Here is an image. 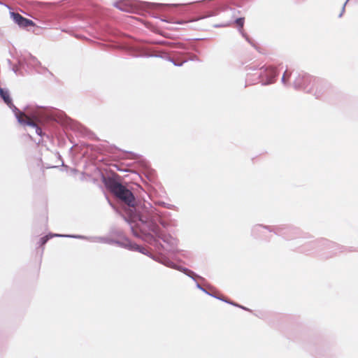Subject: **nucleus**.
Masks as SVG:
<instances>
[{
	"label": "nucleus",
	"instance_id": "obj_1",
	"mask_svg": "<svg viewBox=\"0 0 358 358\" xmlns=\"http://www.w3.org/2000/svg\"><path fill=\"white\" fill-rule=\"evenodd\" d=\"M113 194L128 207L125 220L130 226L134 236L141 238L146 243L152 245L157 251L163 249L171 250L170 247H164L160 240L168 245L173 243V238L164 229L169 224L163 220L160 212L155 208L145 206H135V197L133 193L122 185Z\"/></svg>",
	"mask_w": 358,
	"mask_h": 358
},
{
	"label": "nucleus",
	"instance_id": "obj_2",
	"mask_svg": "<svg viewBox=\"0 0 358 358\" xmlns=\"http://www.w3.org/2000/svg\"><path fill=\"white\" fill-rule=\"evenodd\" d=\"M64 117V113L55 108L28 105L24 108V114L17 116V120L22 125L32 127L36 134L42 137L45 134L40 124L48 122L62 123Z\"/></svg>",
	"mask_w": 358,
	"mask_h": 358
},
{
	"label": "nucleus",
	"instance_id": "obj_3",
	"mask_svg": "<svg viewBox=\"0 0 358 358\" xmlns=\"http://www.w3.org/2000/svg\"><path fill=\"white\" fill-rule=\"evenodd\" d=\"M348 250L346 247L324 238L307 242L300 248V252H319L324 251L322 255L325 257H331Z\"/></svg>",
	"mask_w": 358,
	"mask_h": 358
},
{
	"label": "nucleus",
	"instance_id": "obj_4",
	"mask_svg": "<svg viewBox=\"0 0 358 358\" xmlns=\"http://www.w3.org/2000/svg\"><path fill=\"white\" fill-rule=\"evenodd\" d=\"M248 69L256 71L247 75L246 81L250 84L259 82L262 85H269L274 83L278 76L276 69L271 66H262L259 68L250 66Z\"/></svg>",
	"mask_w": 358,
	"mask_h": 358
},
{
	"label": "nucleus",
	"instance_id": "obj_5",
	"mask_svg": "<svg viewBox=\"0 0 358 358\" xmlns=\"http://www.w3.org/2000/svg\"><path fill=\"white\" fill-rule=\"evenodd\" d=\"M134 57H158L171 62L176 66H181L183 64L188 61L187 59H184V57L178 59H174L170 57L167 52L163 50H156L149 47H140L136 52L132 55Z\"/></svg>",
	"mask_w": 358,
	"mask_h": 358
},
{
	"label": "nucleus",
	"instance_id": "obj_6",
	"mask_svg": "<svg viewBox=\"0 0 358 358\" xmlns=\"http://www.w3.org/2000/svg\"><path fill=\"white\" fill-rule=\"evenodd\" d=\"M325 87V83L319 78H315L308 73H298L293 81V87L296 90H301L308 93L312 92L313 86Z\"/></svg>",
	"mask_w": 358,
	"mask_h": 358
},
{
	"label": "nucleus",
	"instance_id": "obj_7",
	"mask_svg": "<svg viewBox=\"0 0 358 358\" xmlns=\"http://www.w3.org/2000/svg\"><path fill=\"white\" fill-rule=\"evenodd\" d=\"M273 234L281 236L287 241L305 238L302 231L296 227L289 225H275Z\"/></svg>",
	"mask_w": 358,
	"mask_h": 358
},
{
	"label": "nucleus",
	"instance_id": "obj_8",
	"mask_svg": "<svg viewBox=\"0 0 358 358\" xmlns=\"http://www.w3.org/2000/svg\"><path fill=\"white\" fill-rule=\"evenodd\" d=\"M275 225L255 224L251 229V236L256 239H261L266 241H271V236L266 235V231L273 233Z\"/></svg>",
	"mask_w": 358,
	"mask_h": 358
},
{
	"label": "nucleus",
	"instance_id": "obj_9",
	"mask_svg": "<svg viewBox=\"0 0 358 358\" xmlns=\"http://www.w3.org/2000/svg\"><path fill=\"white\" fill-rule=\"evenodd\" d=\"M173 240V243L171 244V245H168L166 243L164 242L163 240H160V243L164 246V247H170V248H171V250H166V249H163L162 250H159V251H157L155 249V248L151 245L150 244V245L151 247H152L153 248V250L155 251L156 252L158 253L157 255L159 256V261H157V262L167 266V267H169V268H176V264L175 263H173L172 261H171L169 259L165 257H161V255L162 253V252H172L174 250L176 246V240L171 236L169 235ZM149 245V243H148Z\"/></svg>",
	"mask_w": 358,
	"mask_h": 358
},
{
	"label": "nucleus",
	"instance_id": "obj_10",
	"mask_svg": "<svg viewBox=\"0 0 358 358\" xmlns=\"http://www.w3.org/2000/svg\"><path fill=\"white\" fill-rule=\"evenodd\" d=\"M118 176L113 173L112 176H106L104 173H101V179L104 184L106 188L113 194L122 184L117 180Z\"/></svg>",
	"mask_w": 358,
	"mask_h": 358
},
{
	"label": "nucleus",
	"instance_id": "obj_11",
	"mask_svg": "<svg viewBox=\"0 0 358 358\" xmlns=\"http://www.w3.org/2000/svg\"><path fill=\"white\" fill-rule=\"evenodd\" d=\"M0 96L4 103L12 110L16 118L17 116L24 114V111L20 110L13 104L8 90L0 87Z\"/></svg>",
	"mask_w": 358,
	"mask_h": 358
},
{
	"label": "nucleus",
	"instance_id": "obj_12",
	"mask_svg": "<svg viewBox=\"0 0 358 358\" xmlns=\"http://www.w3.org/2000/svg\"><path fill=\"white\" fill-rule=\"evenodd\" d=\"M10 16L12 20L20 28H28L35 25L31 20L23 17L19 13L10 11Z\"/></svg>",
	"mask_w": 358,
	"mask_h": 358
},
{
	"label": "nucleus",
	"instance_id": "obj_13",
	"mask_svg": "<svg viewBox=\"0 0 358 358\" xmlns=\"http://www.w3.org/2000/svg\"><path fill=\"white\" fill-rule=\"evenodd\" d=\"M131 251H137L141 252L155 261H159V256L157 255H153L147 248L139 245L136 243H133L132 248H131Z\"/></svg>",
	"mask_w": 358,
	"mask_h": 358
},
{
	"label": "nucleus",
	"instance_id": "obj_14",
	"mask_svg": "<svg viewBox=\"0 0 358 358\" xmlns=\"http://www.w3.org/2000/svg\"><path fill=\"white\" fill-rule=\"evenodd\" d=\"M320 79L325 83V87H322L320 86L318 87L317 85H312L313 86L312 92H308L310 94H312L317 99L322 97L327 92V90H329V86H330L329 83L327 80L322 79V78H320Z\"/></svg>",
	"mask_w": 358,
	"mask_h": 358
},
{
	"label": "nucleus",
	"instance_id": "obj_15",
	"mask_svg": "<svg viewBox=\"0 0 358 358\" xmlns=\"http://www.w3.org/2000/svg\"><path fill=\"white\" fill-rule=\"evenodd\" d=\"M133 243H131L129 239L124 238V241L115 240V245L131 250V248H132Z\"/></svg>",
	"mask_w": 358,
	"mask_h": 358
},
{
	"label": "nucleus",
	"instance_id": "obj_16",
	"mask_svg": "<svg viewBox=\"0 0 358 358\" xmlns=\"http://www.w3.org/2000/svg\"><path fill=\"white\" fill-rule=\"evenodd\" d=\"M93 242H101L103 243H107L109 245H115V239L110 238L107 237H94Z\"/></svg>",
	"mask_w": 358,
	"mask_h": 358
},
{
	"label": "nucleus",
	"instance_id": "obj_17",
	"mask_svg": "<svg viewBox=\"0 0 358 358\" xmlns=\"http://www.w3.org/2000/svg\"><path fill=\"white\" fill-rule=\"evenodd\" d=\"M54 236H58V237H68V238H77V239L88 240L92 242H93V238H94V237L85 236H82V235L54 234Z\"/></svg>",
	"mask_w": 358,
	"mask_h": 358
},
{
	"label": "nucleus",
	"instance_id": "obj_18",
	"mask_svg": "<svg viewBox=\"0 0 358 358\" xmlns=\"http://www.w3.org/2000/svg\"><path fill=\"white\" fill-rule=\"evenodd\" d=\"M115 7L124 12H131L132 10V8L131 6H129L127 4L123 3L122 2L116 3Z\"/></svg>",
	"mask_w": 358,
	"mask_h": 358
},
{
	"label": "nucleus",
	"instance_id": "obj_19",
	"mask_svg": "<svg viewBox=\"0 0 358 358\" xmlns=\"http://www.w3.org/2000/svg\"><path fill=\"white\" fill-rule=\"evenodd\" d=\"M158 43L166 45H169L172 48H178L182 49L184 51L186 50L185 47L180 43H170V42L164 41H160Z\"/></svg>",
	"mask_w": 358,
	"mask_h": 358
},
{
	"label": "nucleus",
	"instance_id": "obj_20",
	"mask_svg": "<svg viewBox=\"0 0 358 358\" xmlns=\"http://www.w3.org/2000/svg\"><path fill=\"white\" fill-rule=\"evenodd\" d=\"M291 74H292V73H291L290 72H289L287 70H286V71L284 72V73H283V75H282V78H281V82H282V83L284 85H285V86L289 85L288 80H289V78H290Z\"/></svg>",
	"mask_w": 358,
	"mask_h": 358
},
{
	"label": "nucleus",
	"instance_id": "obj_21",
	"mask_svg": "<svg viewBox=\"0 0 358 358\" xmlns=\"http://www.w3.org/2000/svg\"><path fill=\"white\" fill-rule=\"evenodd\" d=\"M54 234H55L50 233L48 235L44 236L43 237L41 238L38 241V245L40 246H43V245H45L50 238L56 237L55 236H54Z\"/></svg>",
	"mask_w": 358,
	"mask_h": 358
},
{
	"label": "nucleus",
	"instance_id": "obj_22",
	"mask_svg": "<svg viewBox=\"0 0 358 358\" xmlns=\"http://www.w3.org/2000/svg\"><path fill=\"white\" fill-rule=\"evenodd\" d=\"M245 19L244 17H238L235 20V23L237 24L239 29H242L244 25Z\"/></svg>",
	"mask_w": 358,
	"mask_h": 358
},
{
	"label": "nucleus",
	"instance_id": "obj_23",
	"mask_svg": "<svg viewBox=\"0 0 358 358\" xmlns=\"http://www.w3.org/2000/svg\"><path fill=\"white\" fill-rule=\"evenodd\" d=\"M29 62L34 66H36L37 65H41L40 62L37 59L36 57H35L34 56H30V62Z\"/></svg>",
	"mask_w": 358,
	"mask_h": 358
},
{
	"label": "nucleus",
	"instance_id": "obj_24",
	"mask_svg": "<svg viewBox=\"0 0 358 358\" xmlns=\"http://www.w3.org/2000/svg\"><path fill=\"white\" fill-rule=\"evenodd\" d=\"M175 269H176L178 271H180L184 273L185 274H187V273H191L190 270L189 268H185V267H182L181 266L176 265V267Z\"/></svg>",
	"mask_w": 358,
	"mask_h": 358
},
{
	"label": "nucleus",
	"instance_id": "obj_25",
	"mask_svg": "<svg viewBox=\"0 0 358 358\" xmlns=\"http://www.w3.org/2000/svg\"><path fill=\"white\" fill-rule=\"evenodd\" d=\"M110 232L111 234H115L119 237H121L122 236V231L119 229H112Z\"/></svg>",
	"mask_w": 358,
	"mask_h": 358
},
{
	"label": "nucleus",
	"instance_id": "obj_26",
	"mask_svg": "<svg viewBox=\"0 0 358 358\" xmlns=\"http://www.w3.org/2000/svg\"><path fill=\"white\" fill-rule=\"evenodd\" d=\"M196 287L201 290L202 292H203L204 293H206V294H210V292H208L204 287H203L199 282H196Z\"/></svg>",
	"mask_w": 358,
	"mask_h": 358
},
{
	"label": "nucleus",
	"instance_id": "obj_27",
	"mask_svg": "<svg viewBox=\"0 0 358 358\" xmlns=\"http://www.w3.org/2000/svg\"><path fill=\"white\" fill-rule=\"evenodd\" d=\"M190 272L191 273H187V274H185L186 275L189 276V278H191L192 280H194V281H196V277H197V275L195 274L194 272H193L192 271L190 270Z\"/></svg>",
	"mask_w": 358,
	"mask_h": 358
},
{
	"label": "nucleus",
	"instance_id": "obj_28",
	"mask_svg": "<svg viewBox=\"0 0 358 358\" xmlns=\"http://www.w3.org/2000/svg\"><path fill=\"white\" fill-rule=\"evenodd\" d=\"M185 59H187L188 60H191V61H199V57L195 55H189V58L185 57Z\"/></svg>",
	"mask_w": 358,
	"mask_h": 358
},
{
	"label": "nucleus",
	"instance_id": "obj_29",
	"mask_svg": "<svg viewBox=\"0 0 358 358\" xmlns=\"http://www.w3.org/2000/svg\"><path fill=\"white\" fill-rule=\"evenodd\" d=\"M216 299H219V300H220V301H224V302H225V303H229V304H230V303H231V302H232L231 301H229V300H228V299H224V298H223V297H216Z\"/></svg>",
	"mask_w": 358,
	"mask_h": 358
},
{
	"label": "nucleus",
	"instance_id": "obj_30",
	"mask_svg": "<svg viewBox=\"0 0 358 358\" xmlns=\"http://www.w3.org/2000/svg\"><path fill=\"white\" fill-rule=\"evenodd\" d=\"M348 1H349V0H346V1L345 2L344 5L343 6L341 13L339 14V15H338V17H341L343 15V13H344V11H345V5H346V3H348Z\"/></svg>",
	"mask_w": 358,
	"mask_h": 358
},
{
	"label": "nucleus",
	"instance_id": "obj_31",
	"mask_svg": "<svg viewBox=\"0 0 358 358\" xmlns=\"http://www.w3.org/2000/svg\"><path fill=\"white\" fill-rule=\"evenodd\" d=\"M238 308H241V309H243V310H245L250 311V310L249 308H246V307H245V306H241V305H239V306H238Z\"/></svg>",
	"mask_w": 358,
	"mask_h": 358
},
{
	"label": "nucleus",
	"instance_id": "obj_32",
	"mask_svg": "<svg viewBox=\"0 0 358 358\" xmlns=\"http://www.w3.org/2000/svg\"><path fill=\"white\" fill-rule=\"evenodd\" d=\"M162 205L163 206H164V207L168 208H171V207H170V206H171L170 204H166V203H165L164 202H162Z\"/></svg>",
	"mask_w": 358,
	"mask_h": 358
},
{
	"label": "nucleus",
	"instance_id": "obj_33",
	"mask_svg": "<svg viewBox=\"0 0 358 358\" xmlns=\"http://www.w3.org/2000/svg\"><path fill=\"white\" fill-rule=\"evenodd\" d=\"M231 305L234 306H236V307H238L239 304L232 301L231 303H230Z\"/></svg>",
	"mask_w": 358,
	"mask_h": 358
},
{
	"label": "nucleus",
	"instance_id": "obj_34",
	"mask_svg": "<svg viewBox=\"0 0 358 358\" xmlns=\"http://www.w3.org/2000/svg\"><path fill=\"white\" fill-rule=\"evenodd\" d=\"M209 295H210V296H213V297H214V298H215V299H216V297H218L217 295H215V294H213V293H210V294H209Z\"/></svg>",
	"mask_w": 358,
	"mask_h": 358
},
{
	"label": "nucleus",
	"instance_id": "obj_35",
	"mask_svg": "<svg viewBox=\"0 0 358 358\" xmlns=\"http://www.w3.org/2000/svg\"><path fill=\"white\" fill-rule=\"evenodd\" d=\"M144 4H145L146 6H149V5H150L151 3H148V2H145V3H144Z\"/></svg>",
	"mask_w": 358,
	"mask_h": 358
},
{
	"label": "nucleus",
	"instance_id": "obj_36",
	"mask_svg": "<svg viewBox=\"0 0 358 358\" xmlns=\"http://www.w3.org/2000/svg\"><path fill=\"white\" fill-rule=\"evenodd\" d=\"M206 17H207V16H203V17H199V19H204V18H206Z\"/></svg>",
	"mask_w": 358,
	"mask_h": 358
},
{
	"label": "nucleus",
	"instance_id": "obj_37",
	"mask_svg": "<svg viewBox=\"0 0 358 358\" xmlns=\"http://www.w3.org/2000/svg\"><path fill=\"white\" fill-rule=\"evenodd\" d=\"M117 169L118 171H124L122 169H119L118 167H117Z\"/></svg>",
	"mask_w": 358,
	"mask_h": 358
},
{
	"label": "nucleus",
	"instance_id": "obj_38",
	"mask_svg": "<svg viewBox=\"0 0 358 358\" xmlns=\"http://www.w3.org/2000/svg\"><path fill=\"white\" fill-rule=\"evenodd\" d=\"M172 6H180V4H173Z\"/></svg>",
	"mask_w": 358,
	"mask_h": 358
}]
</instances>
